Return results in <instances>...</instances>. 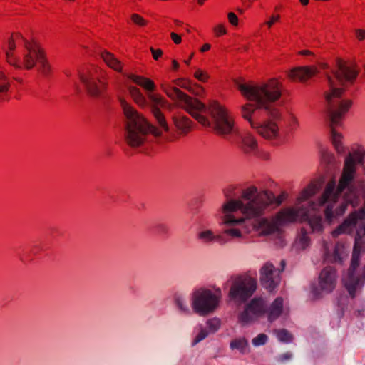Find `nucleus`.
<instances>
[{
	"label": "nucleus",
	"mask_w": 365,
	"mask_h": 365,
	"mask_svg": "<svg viewBox=\"0 0 365 365\" xmlns=\"http://www.w3.org/2000/svg\"><path fill=\"white\" fill-rule=\"evenodd\" d=\"M364 157L365 150L362 147H359L350 153L345 160L337 187L334 180L329 181L317 202L307 200L317 192L322 183L319 180L311 182L301 192L294 206L282 209L275 215L274 218L279 228L287 223L307 221L313 232H322V220L320 215L317 213L318 207L327 205L324 215L329 223L334 218L343 215L348 204L355 207L359 202V196L351 187V184L356 166L362 165Z\"/></svg>",
	"instance_id": "obj_1"
},
{
	"label": "nucleus",
	"mask_w": 365,
	"mask_h": 365,
	"mask_svg": "<svg viewBox=\"0 0 365 365\" xmlns=\"http://www.w3.org/2000/svg\"><path fill=\"white\" fill-rule=\"evenodd\" d=\"M148 98L151 101V112L158 122L160 128L150 124L148 120L140 114L133 106L125 100H120V105L125 117V140L132 148L143 145L148 140L149 133L158 137L162 132H168L169 126L160 108L167 106L166 100L160 95L150 93Z\"/></svg>",
	"instance_id": "obj_2"
},
{
	"label": "nucleus",
	"mask_w": 365,
	"mask_h": 365,
	"mask_svg": "<svg viewBox=\"0 0 365 365\" xmlns=\"http://www.w3.org/2000/svg\"><path fill=\"white\" fill-rule=\"evenodd\" d=\"M237 188L230 185L224 189L223 192L227 198L224 203V211L232 212L240 210V213L247 219H256L269 212L272 205L279 206L286 198L285 193L275 196L268 190L259 191L255 185L243 189L240 197L232 199V192Z\"/></svg>",
	"instance_id": "obj_3"
},
{
	"label": "nucleus",
	"mask_w": 365,
	"mask_h": 365,
	"mask_svg": "<svg viewBox=\"0 0 365 365\" xmlns=\"http://www.w3.org/2000/svg\"><path fill=\"white\" fill-rule=\"evenodd\" d=\"M238 90L248 101H255L256 104L247 103L241 107L242 117L249 122L252 128L257 122L252 118V114L259 108L267 111L270 117L277 118L280 111L272 106L282 96V83L277 78H271L267 82L256 84L242 83L238 84Z\"/></svg>",
	"instance_id": "obj_4"
},
{
	"label": "nucleus",
	"mask_w": 365,
	"mask_h": 365,
	"mask_svg": "<svg viewBox=\"0 0 365 365\" xmlns=\"http://www.w3.org/2000/svg\"><path fill=\"white\" fill-rule=\"evenodd\" d=\"M330 91L325 95L327 103V112L330 120V128L333 145L338 153L344 152L341 143L342 135L336 130L341 125L345 114L352 105L351 100H341V97L344 90L334 87L332 79L328 76Z\"/></svg>",
	"instance_id": "obj_5"
},
{
	"label": "nucleus",
	"mask_w": 365,
	"mask_h": 365,
	"mask_svg": "<svg viewBox=\"0 0 365 365\" xmlns=\"http://www.w3.org/2000/svg\"><path fill=\"white\" fill-rule=\"evenodd\" d=\"M162 89L169 98L178 100L180 106L202 125L204 127H210L211 125L210 120L205 115L207 110L206 107L199 100L187 96L176 87H168L162 85Z\"/></svg>",
	"instance_id": "obj_6"
},
{
	"label": "nucleus",
	"mask_w": 365,
	"mask_h": 365,
	"mask_svg": "<svg viewBox=\"0 0 365 365\" xmlns=\"http://www.w3.org/2000/svg\"><path fill=\"white\" fill-rule=\"evenodd\" d=\"M19 62L20 66H15L16 68L31 69L35 65H37L38 70L43 75H48L51 71V66L45 56L43 51L35 43H26L23 58H19Z\"/></svg>",
	"instance_id": "obj_7"
},
{
	"label": "nucleus",
	"mask_w": 365,
	"mask_h": 365,
	"mask_svg": "<svg viewBox=\"0 0 365 365\" xmlns=\"http://www.w3.org/2000/svg\"><path fill=\"white\" fill-rule=\"evenodd\" d=\"M220 297V290L213 292L206 289H197L192 294V309L200 316L207 315L217 307Z\"/></svg>",
	"instance_id": "obj_8"
},
{
	"label": "nucleus",
	"mask_w": 365,
	"mask_h": 365,
	"mask_svg": "<svg viewBox=\"0 0 365 365\" xmlns=\"http://www.w3.org/2000/svg\"><path fill=\"white\" fill-rule=\"evenodd\" d=\"M208 110L213 121L212 128L217 134H229L234 130V118L225 106L213 101L210 103Z\"/></svg>",
	"instance_id": "obj_9"
},
{
	"label": "nucleus",
	"mask_w": 365,
	"mask_h": 365,
	"mask_svg": "<svg viewBox=\"0 0 365 365\" xmlns=\"http://www.w3.org/2000/svg\"><path fill=\"white\" fill-rule=\"evenodd\" d=\"M81 81L87 93L93 97L101 96L107 89L106 73L97 67H92L86 73L81 75Z\"/></svg>",
	"instance_id": "obj_10"
},
{
	"label": "nucleus",
	"mask_w": 365,
	"mask_h": 365,
	"mask_svg": "<svg viewBox=\"0 0 365 365\" xmlns=\"http://www.w3.org/2000/svg\"><path fill=\"white\" fill-rule=\"evenodd\" d=\"M256 288V279L249 276H240L233 282L229 295L236 301L245 302L254 294Z\"/></svg>",
	"instance_id": "obj_11"
},
{
	"label": "nucleus",
	"mask_w": 365,
	"mask_h": 365,
	"mask_svg": "<svg viewBox=\"0 0 365 365\" xmlns=\"http://www.w3.org/2000/svg\"><path fill=\"white\" fill-rule=\"evenodd\" d=\"M223 207L224 204L222 206V211L224 214L223 222L225 224L232 226V227L227 228L225 230V235L232 237H241L246 235L251 234V230H250L248 222H245V218H236L233 215V213L238 212V210L225 212ZM239 212H240V210H239Z\"/></svg>",
	"instance_id": "obj_12"
},
{
	"label": "nucleus",
	"mask_w": 365,
	"mask_h": 365,
	"mask_svg": "<svg viewBox=\"0 0 365 365\" xmlns=\"http://www.w3.org/2000/svg\"><path fill=\"white\" fill-rule=\"evenodd\" d=\"M281 115L277 118L272 117V119L264 120L262 123H257L256 126L253 127L257 133L264 139L273 141L274 144L279 145L285 142L279 130L277 120H279Z\"/></svg>",
	"instance_id": "obj_13"
},
{
	"label": "nucleus",
	"mask_w": 365,
	"mask_h": 365,
	"mask_svg": "<svg viewBox=\"0 0 365 365\" xmlns=\"http://www.w3.org/2000/svg\"><path fill=\"white\" fill-rule=\"evenodd\" d=\"M266 309L265 301L262 298L255 297L239 314L238 320L242 324L250 323L262 316L266 312Z\"/></svg>",
	"instance_id": "obj_14"
},
{
	"label": "nucleus",
	"mask_w": 365,
	"mask_h": 365,
	"mask_svg": "<svg viewBox=\"0 0 365 365\" xmlns=\"http://www.w3.org/2000/svg\"><path fill=\"white\" fill-rule=\"evenodd\" d=\"M252 236H264L276 232L279 227L274 217L271 218L261 217L255 220L253 222H247Z\"/></svg>",
	"instance_id": "obj_15"
},
{
	"label": "nucleus",
	"mask_w": 365,
	"mask_h": 365,
	"mask_svg": "<svg viewBox=\"0 0 365 365\" xmlns=\"http://www.w3.org/2000/svg\"><path fill=\"white\" fill-rule=\"evenodd\" d=\"M262 285L269 291H272L279 282V275L274 266L267 262L260 269Z\"/></svg>",
	"instance_id": "obj_16"
},
{
	"label": "nucleus",
	"mask_w": 365,
	"mask_h": 365,
	"mask_svg": "<svg viewBox=\"0 0 365 365\" xmlns=\"http://www.w3.org/2000/svg\"><path fill=\"white\" fill-rule=\"evenodd\" d=\"M338 69L334 73L335 77L341 83L353 82L357 75L358 71L354 65H349L341 60L337 61Z\"/></svg>",
	"instance_id": "obj_17"
},
{
	"label": "nucleus",
	"mask_w": 365,
	"mask_h": 365,
	"mask_svg": "<svg viewBox=\"0 0 365 365\" xmlns=\"http://www.w3.org/2000/svg\"><path fill=\"white\" fill-rule=\"evenodd\" d=\"M336 284V270L331 267L324 268L319 277V284L320 288L327 292H331Z\"/></svg>",
	"instance_id": "obj_18"
},
{
	"label": "nucleus",
	"mask_w": 365,
	"mask_h": 365,
	"mask_svg": "<svg viewBox=\"0 0 365 365\" xmlns=\"http://www.w3.org/2000/svg\"><path fill=\"white\" fill-rule=\"evenodd\" d=\"M317 72V69L314 66L296 67L288 72L287 76L292 81L304 82L315 75Z\"/></svg>",
	"instance_id": "obj_19"
},
{
	"label": "nucleus",
	"mask_w": 365,
	"mask_h": 365,
	"mask_svg": "<svg viewBox=\"0 0 365 365\" xmlns=\"http://www.w3.org/2000/svg\"><path fill=\"white\" fill-rule=\"evenodd\" d=\"M239 147L246 154L255 155L258 150V143L251 133H244L241 135Z\"/></svg>",
	"instance_id": "obj_20"
},
{
	"label": "nucleus",
	"mask_w": 365,
	"mask_h": 365,
	"mask_svg": "<svg viewBox=\"0 0 365 365\" xmlns=\"http://www.w3.org/2000/svg\"><path fill=\"white\" fill-rule=\"evenodd\" d=\"M173 123L180 134L186 135L192 127V120L182 113H175L172 117Z\"/></svg>",
	"instance_id": "obj_21"
},
{
	"label": "nucleus",
	"mask_w": 365,
	"mask_h": 365,
	"mask_svg": "<svg viewBox=\"0 0 365 365\" xmlns=\"http://www.w3.org/2000/svg\"><path fill=\"white\" fill-rule=\"evenodd\" d=\"M323 248L324 251V260L329 262H339L341 263L346 256L344 250V245L341 243H336L333 252V254L330 255L327 251V244L324 242Z\"/></svg>",
	"instance_id": "obj_22"
},
{
	"label": "nucleus",
	"mask_w": 365,
	"mask_h": 365,
	"mask_svg": "<svg viewBox=\"0 0 365 365\" xmlns=\"http://www.w3.org/2000/svg\"><path fill=\"white\" fill-rule=\"evenodd\" d=\"M22 38V36L19 34H14L11 36L8 42V50L6 51V56L7 62L14 66H19L20 63L19 58L14 56V51L16 48V41Z\"/></svg>",
	"instance_id": "obj_23"
},
{
	"label": "nucleus",
	"mask_w": 365,
	"mask_h": 365,
	"mask_svg": "<svg viewBox=\"0 0 365 365\" xmlns=\"http://www.w3.org/2000/svg\"><path fill=\"white\" fill-rule=\"evenodd\" d=\"M101 58L105 63L110 68L118 72L122 71V63L118 58H116L113 53L108 51H103L101 53Z\"/></svg>",
	"instance_id": "obj_24"
},
{
	"label": "nucleus",
	"mask_w": 365,
	"mask_h": 365,
	"mask_svg": "<svg viewBox=\"0 0 365 365\" xmlns=\"http://www.w3.org/2000/svg\"><path fill=\"white\" fill-rule=\"evenodd\" d=\"M128 78L133 83H136L137 85L141 86L142 88L148 91H153L156 88L155 83L152 80L144 76L130 74L128 76Z\"/></svg>",
	"instance_id": "obj_25"
},
{
	"label": "nucleus",
	"mask_w": 365,
	"mask_h": 365,
	"mask_svg": "<svg viewBox=\"0 0 365 365\" xmlns=\"http://www.w3.org/2000/svg\"><path fill=\"white\" fill-rule=\"evenodd\" d=\"M283 308V299L277 297L272 304L268 312V320L273 322L277 319L282 314Z\"/></svg>",
	"instance_id": "obj_26"
},
{
	"label": "nucleus",
	"mask_w": 365,
	"mask_h": 365,
	"mask_svg": "<svg viewBox=\"0 0 365 365\" xmlns=\"http://www.w3.org/2000/svg\"><path fill=\"white\" fill-rule=\"evenodd\" d=\"M129 93L136 104L140 107H145L147 105V101L142 94L140 89L135 86H129Z\"/></svg>",
	"instance_id": "obj_27"
},
{
	"label": "nucleus",
	"mask_w": 365,
	"mask_h": 365,
	"mask_svg": "<svg viewBox=\"0 0 365 365\" xmlns=\"http://www.w3.org/2000/svg\"><path fill=\"white\" fill-rule=\"evenodd\" d=\"M232 349H237L242 354L248 353L250 351L248 342L245 338L234 339L230 343Z\"/></svg>",
	"instance_id": "obj_28"
},
{
	"label": "nucleus",
	"mask_w": 365,
	"mask_h": 365,
	"mask_svg": "<svg viewBox=\"0 0 365 365\" xmlns=\"http://www.w3.org/2000/svg\"><path fill=\"white\" fill-rule=\"evenodd\" d=\"M198 237L203 242H210L214 241L220 242L221 240V236L219 235H214L210 230H205L198 234Z\"/></svg>",
	"instance_id": "obj_29"
},
{
	"label": "nucleus",
	"mask_w": 365,
	"mask_h": 365,
	"mask_svg": "<svg viewBox=\"0 0 365 365\" xmlns=\"http://www.w3.org/2000/svg\"><path fill=\"white\" fill-rule=\"evenodd\" d=\"M11 87L9 78L2 71H0V94H6Z\"/></svg>",
	"instance_id": "obj_30"
},
{
	"label": "nucleus",
	"mask_w": 365,
	"mask_h": 365,
	"mask_svg": "<svg viewBox=\"0 0 365 365\" xmlns=\"http://www.w3.org/2000/svg\"><path fill=\"white\" fill-rule=\"evenodd\" d=\"M278 7H275L274 11H277ZM281 20V15L278 13H273L268 19L267 21H264L262 26H267V29H271L275 24L279 22Z\"/></svg>",
	"instance_id": "obj_31"
},
{
	"label": "nucleus",
	"mask_w": 365,
	"mask_h": 365,
	"mask_svg": "<svg viewBox=\"0 0 365 365\" xmlns=\"http://www.w3.org/2000/svg\"><path fill=\"white\" fill-rule=\"evenodd\" d=\"M298 242L302 249L306 248L310 242V239L307 235V231L304 228H302L299 235L298 237Z\"/></svg>",
	"instance_id": "obj_32"
},
{
	"label": "nucleus",
	"mask_w": 365,
	"mask_h": 365,
	"mask_svg": "<svg viewBox=\"0 0 365 365\" xmlns=\"http://www.w3.org/2000/svg\"><path fill=\"white\" fill-rule=\"evenodd\" d=\"M195 79L202 82L206 83L208 81L210 78V76L205 71H203L201 68H197L193 74Z\"/></svg>",
	"instance_id": "obj_33"
},
{
	"label": "nucleus",
	"mask_w": 365,
	"mask_h": 365,
	"mask_svg": "<svg viewBox=\"0 0 365 365\" xmlns=\"http://www.w3.org/2000/svg\"><path fill=\"white\" fill-rule=\"evenodd\" d=\"M277 336L281 341L289 342L292 339V334L286 329H279L276 331Z\"/></svg>",
	"instance_id": "obj_34"
},
{
	"label": "nucleus",
	"mask_w": 365,
	"mask_h": 365,
	"mask_svg": "<svg viewBox=\"0 0 365 365\" xmlns=\"http://www.w3.org/2000/svg\"><path fill=\"white\" fill-rule=\"evenodd\" d=\"M131 21L139 26H145L148 25V21L143 16L138 14H133L130 16Z\"/></svg>",
	"instance_id": "obj_35"
},
{
	"label": "nucleus",
	"mask_w": 365,
	"mask_h": 365,
	"mask_svg": "<svg viewBox=\"0 0 365 365\" xmlns=\"http://www.w3.org/2000/svg\"><path fill=\"white\" fill-rule=\"evenodd\" d=\"M267 339L268 337L265 334H259L252 339V342L254 346H258L264 345L267 342Z\"/></svg>",
	"instance_id": "obj_36"
},
{
	"label": "nucleus",
	"mask_w": 365,
	"mask_h": 365,
	"mask_svg": "<svg viewBox=\"0 0 365 365\" xmlns=\"http://www.w3.org/2000/svg\"><path fill=\"white\" fill-rule=\"evenodd\" d=\"M213 31L215 35L219 37L227 34V29L225 24H219L214 27Z\"/></svg>",
	"instance_id": "obj_37"
},
{
	"label": "nucleus",
	"mask_w": 365,
	"mask_h": 365,
	"mask_svg": "<svg viewBox=\"0 0 365 365\" xmlns=\"http://www.w3.org/2000/svg\"><path fill=\"white\" fill-rule=\"evenodd\" d=\"M176 85L180 86V87L186 88L187 90H190L191 86H192V83H191L190 81H189L187 79L180 78V79H178L176 81Z\"/></svg>",
	"instance_id": "obj_38"
},
{
	"label": "nucleus",
	"mask_w": 365,
	"mask_h": 365,
	"mask_svg": "<svg viewBox=\"0 0 365 365\" xmlns=\"http://www.w3.org/2000/svg\"><path fill=\"white\" fill-rule=\"evenodd\" d=\"M227 19L229 23L233 26H237L239 24V19L234 12L227 14Z\"/></svg>",
	"instance_id": "obj_39"
},
{
	"label": "nucleus",
	"mask_w": 365,
	"mask_h": 365,
	"mask_svg": "<svg viewBox=\"0 0 365 365\" xmlns=\"http://www.w3.org/2000/svg\"><path fill=\"white\" fill-rule=\"evenodd\" d=\"M207 324L210 328H211L213 331H215L219 328L220 322L219 319H212L207 322Z\"/></svg>",
	"instance_id": "obj_40"
},
{
	"label": "nucleus",
	"mask_w": 365,
	"mask_h": 365,
	"mask_svg": "<svg viewBox=\"0 0 365 365\" xmlns=\"http://www.w3.org/2000/svg\"><path fill=\"white\" fill-rule=\"evenodd\" d=\"M207 336V332L206 330L202 329L200 333L196 336L195 339L193 341V344H196L202 339H204Z\"/></svg>",
	"instance_id": "obj_41"
},
{
	"label": "nucleus",
	"mask_w": 365,
	"mask_h": 365,
	"mask_svg": "<svg viewBox=\"0 0 365 365\" xmlns=\"http://www.w3.org/2000/svg\"><path fill=\"white\" fill-rule=\"evenodd\" d=\"M354 34L357 40L364 41L365 40V29H357L354 30Z\"/></svg>",
	"instance_id": "obj_42"
},
{
	"label": "nucleus",
	"mask_w": 365,
	"mask_h": 365,
	"mask_svg": "<svg viewBox=\"0 0 365 365\" xmlns=\"http://www.w3.org/2000/svg\"><path fill=\"white\" fill-rule=\"evenodd\" d=\"M175 301L176 304L182 312H188V309L185 306H184L182 300L180 297H175Z\"/></svg>",
	"instance_id": "obj_43"
},
{
	"label": "nucleus",
	"mask_w": 365,
	"mask_h": 365,
	"mask_svg": "<svg viewBox=\"0 0 365 365\" xmlns=\"http://www.w3.org/2000/svg\"><path fill=\"white\" fill-rule=\"evenodd\" d=\"M299 125L297 118L294 115H291L289 120V126L292 130L296 129Z\"/></svg>",
	"instance_id": "obj_44"
},
{
	"label": "nucleus",
	"mask_w": 365,
	"mask_h": 365,
	"mask_svg": "<svg viewBox=\"0 0 365 365\" xmlns=\"http://www.w3.org/2000/svg\"><path fill=\"white\" fill-rule=\"evenodd\" d=\"M150 51L152 53L153 58L155 60H158L163 55V51L161 49H154L153 47L150 48Z\"/></svg>",
	"instance_id": "obj_45"
},
{
	"label": "nucleus",
	"mask_w": 365,
	"mask_h": 365,
	"mask_svg": "<svg viewBox=\"0 0 365 365\" xmlns=\"http://www.w3.org/2000/svg\"><path fill=\"white\" fill-rule=\"evenodd\" d=\"M170 38L175 44H180L182 41L181 36L175 33H170Z\"/></svg>",
	"instance_id": "obj_46"
},
{
	"label": "nucleus",
	"mask_w": 365,
	"mask_h": 365,
	"mask_svg": "<svg viewBox=\"0 0 365 365\" xmlns=\"http://www.w3.org/2000/svg\"><path fill=\"white\" fill-rule=\"evenodd\" d=\"M291 358L292 354L289 352H287L279 356L277 360L279 362H284L285 361L289 360Z\"/></svg>",
	"instance_id": "obj_47"
},
{
	"label": "nucleus",
	"mask_w": 365,
	"mask_h": 365,
	"mask_svg": "<svg viewBox=\"0 0 365 365\" xmlns=\"http://www.w3.org/2000/svg\"><path fill=\"white\" fill-rule=\"evenodd\" d=\"M42 250L43 249L41 245H35L31 248V252L34 255H38L41 253Z\"/></svg>",
	"instance_id": "obj_48"
},
{
	"label": "nucleus",
	"mask_w": 365,
	"mask_h": 365,
	"mask_svg": "<svg viewBox=\"0 0 365 365\" xmlns=\"http://www.w3.org/2000/svg\"><path fill=\"white\" fill-rule=\"evenodd\" d=\"M211 48V45L210 43H205L200 48V51L202 53L206 52L209 51Z\"/></svg>",
	"instance_id": "obj_49"
},
{
	"label": "nucleus",
	"mask_w": 365,
	"mask_h": 365,
	"mask_svg": "<svg viewBox=\"0 0 365 365\" xmlns=\"http://www.w3.org/2000/svg\"><path fill=\"white\" fill-rule=\"evenodd\" d=\"M172 66H173V69L174 71H177L179 68V66H180L178 62L176 60H173L172 61Z\"/></svg>",
	"instance_id": "obj_50"
},
{
	"label": "nucleus",
	"mask_w": 365,
	"mask_h": 365,
	"mask_svg": "<svg viewBox=\"0 0 365 365\" xmlns=\"http://www.w3.org/2000/svg\"><path fill=\"white\" fill-rule=\"evenodd\" d=\"M302 56H310L312 53L309 50H302L299 53Z\"/></svg>",
	"instance_id": "obj_51"
},
{
	"label": "nucleus",
	"mask_w": 365,
	"mask_h": 365,
	"mask_svg": "<svg viewBox=\"0 0 365 365\" xmlns=\"http://www.w3.org/2000/svg\"><path fill=\"white\" fill-rule=\"evenodd\" d=\"M194 56V53H192L189 58L187 59H185L184 60V63L187 65V66H189L190 64V62H191V60L192 58H193Z\"/></svg>",
	"instance_id": "obj_52"
},
{
	"label": "nucleus",
	"mask_w": 365,
	"mask_h": 365,
	"mask_svg": "<svg viewBox=\"0 0 365 365\" xmlns=\"http://www.w3.org/2000/svg\"><path fill=\"white\" fill-rule=\"evenodd\" d=\"M174 24L176 27H181V26H182V24H183V23L182 21H178V20H175L174 21Z\"/></svg>",
	"instance_id": "obj_53"
},
{
	"label": "nucleus",
	"mask_w": 365,
	"mask_h": 365,
	"mask_svg": "<svg viewBox=\"0 0 365 365\" xmlns=\"http://www.w3.org/2000/svg\"><path fill=\"white\" fill-rule=\"evenodd\" d=\"M299 2L302 6H307L309 4V0H299Z\"/></svg>",
	"instance_id": "obj_54"
},
{
	"label": "nucleus",
	"mask_w": 365,
	"mask_h": 365,
	"mask_svg": "<svg viewBox=\"0 0 365 365\" xmlns=\"http://www.w3.org/2000/svg\"><path fill=\"white\" fill-rule=\"evenodd\" d=\"M320 68L322 69H326L328 68V65L327 63H322L320 64Z\"/></svg>",
	"instance_id": "obj_55"
},
{
	"label": "nucleus",
	"mask_w": 365,
	"mask_h": 365,
	"mask_svg": "<svg viewBox=\"0 0 365 365\" xmlns=\"http://www.w3.org/2000/svg\"><path fill=\"white\" fill-rule=\"evenodd\" d=\"M207 0H197V4L200 6H202Z\"/></svg>",
	"instance_id": "obj_56"
},
{
	"label": "nucleus",
	"mask_w": 365,
	"mask_h": 365,
	"mask_svg": "<svg viewBox=\"0 0 365 365\" xmlns=\"http://www.w3.org/2000/svg\"><path fill=\"white\" fill-rule=\"evenodd\" d=\"M282 264V269H284V266H285V262L284 260L282 261L281 262Z\"/></svg>",
	"instance_id": "obj_57"
},
{
	"label": "nucleus",
	"mask_w": 365,
	"mask_h": 365,
	"mask_svg": "<svg viewBox=\"0 0 365 365\" xmlns=\"http://www.w3.org/2000/svg\"><path fill=\"white\" fill-rule=\"evenodd\" d=\"M186 32H187V34L190 33V29L188 27H187V28H186Z\"/></svg>",
	"instance_id": "obj_58"
},
{
	"label": "nucleus",
	"mask_w": 365,
	"mask_h": 365,
	"mask_svg": "<svg viewBox=\"0 0 365 365\" xmlns=\"http://www.w3.org/2000/svg\"><path fill=\"white\" fill-rule=\"evenodd\" d=\"M21 259L22 261H27V260H28L27 259H24L23 257L21 258Z\"/></svg>",
	"instance_id": "obj_59"
}]
</instances>
